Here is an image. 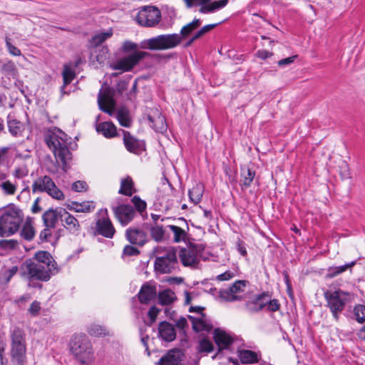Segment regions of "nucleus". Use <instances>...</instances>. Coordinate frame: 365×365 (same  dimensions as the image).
Wrapping results in <instances>:
<instances>
[{"label":"nucleus","instance_id":"e2e57ef3","mask_svg":"<svg viewBox=\"0 0 365 365\" xmlns=\"http://www.w3.org/2000/svg\"><path fill=\"white\" fill-rule=\"evenodd\" d=\"M138 48V44L131 42V41H125L123 43V48L125 51H137L136 49Z\"/></svg>","mask_w":365,"mask_h":365},{"label":"nucleus","instance_id":"dca6fc26","mask_svg":"<svg viewBox=\"0 0 365 365\" xmlns=\"http://www.w3.org/2000/svg\"><path fill=\"white\" fill-rule=\"evenodd\" d=\"M115 217L123 225H128L134 217L135 214L133 208L130 205H120L113 207Z\"/></svg>","mask_w":365,"mask_h":365},{"label":"nucleus","instance_id":"7c9ffc66","mask_svg":"<svg viewBox=\"0 0 365 365\" xmlns=\"http://www.w3.org/2000/svg\"><path fill=\"white\" fill-rule=\"evenodd\" d=\"M238 356L242 364H255L259 361V354L251 350H240L238 351Z\"/></svg>","mask_w":365,"mask_h":365},{"label":"nucleus","instance_id":"c85d7f7f","mask_svg":"<svg viewBox=\"0 0 365 365\" xmlns=\"http://www.w3.org/2000/svg\"><path fill=\"white\" fill-rule=\"evenodd\" d=\"M189 318L192 322L193 329L197 332L209 331L212 328L211 325L205 320V316L203 314H201L200 317L190 316Z\"/></svg>","mask_w":365,"mask_h":365},{"label":"nucleus","instance_id":"6e6552de","mask_svg":"<svg viewBox=\"0 0 365 365\" xmlns=\"http://www.w3.org/2000/svg\"><path fill=\"white\" fill-rule=\"evenodd\" d=\"M24 267L29 278L41 281H48L51 274L57 273L56 269L39 262H33L31 259L26 261Z\"/></svg>","mask_w":365,"mask_h":365},{"label":"nucleus","instance_id":"e433bc0d","mask_svg":"<svg viewBox=\"0 0 365 365\" xmlns=\"http://www.w3.org/2000/svg\"><path fill=\"white\" fill-rule=\"evenodd\" d=\"M7 124L9 133L14 136L21 135L24 129V124L11 115L8 116Z\"/></svg>","mask_w":365,"mask_h":365},{"label":"nucleus","instance_id":"9b49d317","mask_svg":"<svg viewBox=\"0 0 365 365\" xmlns=\"http://www.w3.org/2000/svg\"><path fill=\"white\" fill-rule=\"evenodd\" d=\"M247 284L246 280H237L228 288L220 290L218 298L224 302L241 300V294L245 292Z\"/></svg>","mask_w":365,"mask_h":365},{"label":"nucleus","instance_id":"c03bdc74","mask_svg":"<svg viewBox=\"0 0 365 365\" xmlns=\"http://www.w3.org/2000/svg\"><path fill=\"white\" fill-rule=\"evenodd\" d=\"M112 35L113 32L111 30L108 31L106 32L98 33L92 37L91 43L94 46H97L101 44L108 38H110Z\"/></svg>","mask_w":365,"mask_h":365},{"label":"nucleus","instance_id":"423d86ee","mask_svg":"<svg viewBox=\"0 0 365 365\" xmlns=\"http://www.w3.org/2000/svg\"><path fill=\"white\" fill-rule=\"evenodd\" d=\"M11 365H26V343L24 331L16 327L11 331Z\"/></svg>","mask_w":365,"mask_h":365},{"label":"nucleus","instance_id":"13d9d810","mask_svg":"<svg viewBox=\"0 0 365 365\" xmlns=\"http://www.w3.org/2000/svg\"><path fill=\"white\" fill-rule=\"evenodd\" d=\"M160 309H158V307H156L155 306H152L150 308V309L148 312V316L150 318V324H153L155 322L156 318H157L158 314L160 313Z\"/></svg>","mask_w":365,"mask_h":365},{"label":"nucleus","instance_id":"a18cd8bd","mask_svg":"<svg viewBox=\"0 0 365 365\" xmlns=\"http://www.w3.org/2000/svg\"><path fill=\"white\" fill-rule=\"evenodd\" d=\"M123 141L125 148L130 152H135L137 150L138 142L128 133H124Z\"/></svg>","mask_w":365,"mask_h":365},{"label":"nucleus","instance_id":"5701e85b","mask_svg":"<svg viewBox=\"0 0 365 365\" xmlns=\"http://www.w3.org/2000/svg\"><path fill=\"white\" fill-rule=\"evenodd\" d=\"M158 336L167 342L173 341L176 338V331L174 327L168 322H161L158 325Z\"/></svg>","mask_w":365,"mask_h":365},{"label":"nucleus","instance_id":"c756f323","mask_svg":"<svg viewBox=\"0 0 365 365\" xmlns=\"http://www.w3.org/2000/svg\"><path fill=\"white\" fill-rule=\"evenodd\" d=\"M96 130L106 138H113L117 135L116 127L111 122H103L98 124Z\"/></svg>","mask_w":365,"mask_h":365},{"label":"nucleus","instance_id":"4c0bfd02","mask_svg":"<svg viewBox=\"0 0 365 365\" xmlns=\"http://www.w3.org/2000/svg\"><path fill=\"white\" fill-rule=\"evenodd\" d=\"M228 3V0H219L211 2L210 4H206L205 6H202L200 8L199 11L202 14L212 13L216 10L220 9L225 7Z\"/></svg>","mask_w":365,"mask_h":365},{"label":"nucleus","instance_id":"0e129e2a","mask_svg":"<svg viewBox=\"0 0 365 365\" xmlns=\"http://www.w3.org/2000/svg\"><path fill=\"white\" fill-rule=\"evenodd\" d=\"M18 271V268L16 266H14V267H12L10 269H9L8 271H6L4 275L6 278V282H8L10 281V279H11V277L16 274V273Z\"/></svg>","mask_w":365,"mask_h":365},{"label":"nucleus","instance_id":"bf43d9fd","mask_svg":"<svg viewBox=\"0 0 365 365\" xmlns=\"http://www.w3.org/2000/svg\"><path fill=\"white\" fill-rule=\"evenodd\" d=\"M40 309H41L40 303L37 301H34L31 303V304L29 309V312L32 316H36L38 314Z\"/></svg>","mask_w":365,"mask_h":365},{"label":"nucleus","instance_id":"09e8293b","mask_svg":"<svg viewBox=\"0 0 365 365\" xmlns=\"http://www.w3.org/2000/svg\"><path fill=\"white\" fill-rule=\"evenodd\" d=\"M238 275V269H233L232 270H227L222 274L217 276L216 279L220 282L228 281Z\"/></svg>","mask_w":365,"mask_h":365},{"label":"nucleus","instance_id":"9d476101","mask_svg":"<svg viewBox=\"0 0 365 365\" xmlns=\"http://www.w3.org/2000/svg\"><path fill=\"white\" fill-rule=\"evenodd\" d=\"M135 19L140 26L154 27L161 19V12L157 7L145 6L138 11Z\"/></svg>","mask_w":365,"mask_h":365},{"label":"nucleus","instance_id":"4d7b16f0","mask_svg":"<svg viewBox=\"0 0 365 365\" xmlns=\"http://www.w3.org/2000/svg\"><path fill=\"white\" fill-rule=\"evenodd\" d=\"M88 189V185L85 181L78 180L73 183L72 190L76 192H83Z\"/></svg>","mask_w":365,"mask_h":365},{"label":"nucleus","instance_id":"58836bf2","mask_svg":"<svg viewBox=\"0 0 365 365\" xmlns=\"http://www.w3.org/2000/svg\"><path fill=\"white\" fill-rule=\"evenodd\" d=\"M168 227L173 233L175 242H185L187 238V232L182 227L170 225Z\"/></svg>","mask_w":365,"mask_h":365},{"label":"nucleus","instance_id":"aec40b11","mask_svg":"<svg viewBox=\"0 0 365 365\" xmlns=\"http://www.w3.org/2000/svg\"><path fill=\"white\" fill-rule=\"evenodd\" d=\"M157 295L156 287L150 283L145 282L141 287L138 294V300L141 304H149Z\"/></svg>","mask_w":365,"mask_h":365},{"label":"nucleus","instance_id":"49530a36","mask_svg":"<svg viewBox=\"0 0 365 365\" xmlns=\"http://www.w3.org/2000/svg\"><path fill=\"white\" fill-rule=\"evenodd\" d=\"M354 316L355 319L360 324L365 322V306L362 304H357L354 307Z\"/></svg>","mask_w":365,"mask_h":365},{"label":"nucleus","instance_id":"ddd939ff","mask_svg":"<svg viewBox=\"0 0 365 365\" xmlns=\"http://www.w3.org/2000/svg\"><path fill=\"white\" fill-rule=\"evenodd\" d=\"M98 103L102 111L110 115L114 114L115 103L110 89H106L103 92L100 91L98 97Z\"/></svg>","mask_w":365,"mask_h":365},{"label":"nucleus","instance_id":"0eeeda50","mask_svg":"<svg viewBox=\"0 0 365 365\" xmlns=\"http://www.w3.org/2000/svg\"><path fill=\"white\" fill-rule=\"evenodd\" d=\"M324 298L334 318L338 320L339 314L344 310L346 304L354 299V294L338 289L334 292L327 291L324 293Z\"/></svg>","mask_w":365,"mask_h":365},{"label":"nucleus","instance_id":"f03ea898","mask_svg":"<svg viewBox=\"0 0 365 365\" xmlns=\"http://www.w3.org/2000/svg\"><path fill=\"white\" fill-rule=\"evenodd\" d=\"M68 135L58 128L48 130L45 135V141L53 151L58 165L66 171L71 160V153L68 148Z\"/></svg>","mask_w":365,"mask_h":365},{"label":"nucleus","instance_id":"603ef678","mask_svg":"<svg viewBox=\"0 0 365 365\" xmlns=\"http://www.w3.org/2000/svg\"><path fill=\"white\" fill-rule=\"evenodd\" d=\"M218 24H207L202 26L200 30H198L192 36V40H197L200 38L201 36L205 35V34L210 31L212 29H215Z\"/></svg>","mask_w":365,"mask_h":365},{"label":"nucleus","instance_id":"20e7f679","mask_svg":"<svg viewBox=\"0 0 365 365\" xmlns=\"http://www.w3.org/2000/svg\"><path fill=\"white\" fill-rule=\"evenodd\" d=\"M70 351L81 365H93L95 355L91 341L85 334H76L71 338Z\"/></svg>","mask_w":365,"mask_h":365},{"label":"nucleus","instance_id":"bb28decb","mask_svg":"<svg viewBox=\"0 0 365 365\" xmlns=\"http://www.w3.org/2000/svg\"><path fill=\"white\" fill-rule=\"evenodd\" d=\"M255 176V172L252 169L244 167L241 168L240 185L242 190L249 187Z\"/></svg>","mask_w":365,"mask_h":365},{"label":"nucleus","instance_id":"473e14b6","mask_svg":"<svg viewBox=\"0 0 365 365\" xmlns=\"http://www.w3.org/2000/svg\"><path fill=\"white\" fill-rule=\"evenodd\" d=\"M63 84L61 86V91L62 94H68V92L66 91V86L71 83V81L76 77L75 71L71 68L70 66L65 65L62 72Z\"/></svg>","mask_w":365,"mask_h":365},{"label":"nucleus","instance_id":"2eb2a0df","mask_svg":"<svg viewBox=\"0 0 365 365\" xmlns=\"http://www.w3.org/2000/svg\"><path fill=\"white\" fill-rule=\"evenodd\" d=\"M147 118L150 127L156 132L164 133L167 130L165 119L158 109H151Z\"/></svg>","mask_w":365,"mask_h":365},{"label":"nucleus","instance_id":"f704fd0d","mask_svg":"<svg viewBox=\"0 0 365 365\" xmlns=\"http://www.w3.org/2000/svg\"><path fill=\"white\" fill-rule=\"evenodd\" d=\"M118 192L126 196H131L135 192L133 181L130 176H127L121 180L120 187Z\"/></svg>","mask_w":365,"mask_h":365},{"label":"nucleus","instance_id":"79ce46f5","mask_svg":"<svg viewBox=\"0 0 365 365\" xmlns=\"http://www.w3.org/2000/svg\"><path fill=\"white\" fill-rule=\"evenodd\" d=\"M88 333L93 336L100 337L109 334L106 327L97 324H91L87 329Z\"/></svg>","mask_w":365,"mask_h":365},{"label":"nucleus","instance_id":"1a4fd4ad","mask_svg":"<svg viewBox=\"0 0 365 365\" xmlns=\"http://www.w3.org/2000/svg\"><path fill=\"white\" fill-rule=\"evenodd\" d=\"M34 192H46L51 197L56 200L64 198L63 192L57 187L53 180L48 175H44L37 178L32 185Z\"/></svg>","mask_w":365,"mask_h":365},{"label":"nucleus","instance_id":"412c9836","mask_svg":"<svg viewBox=\"0 0 365 365\" xmlns=\"http://www.w3.org/2000/svg\"><path fill=\"white\" fill-rule=\"evenodd\" d=\"M125 237L132 245L143 246L147 242V234L138 228L128 229L125 232Z\"/></svg>","mask_w":365,"mask_h":365},{"label":"nucleus","instance_id":"680f3d73","mask_svg":"<svg viewBox=\"0 0 365 365\" xmlns=\"http://www.w3.org/2000/svg\"><path fill=\"white\" fill-rule=\"evenodd\" d=\"M266 302H267L266 305H267L268 309L269 311L276 312L280 307V304L277 299H272V300H269V302H267V301H266Z\"/></svg>","mask_w":365,"mask_h":365},{"label":"nucleus","instance_id":"8fccbe9b","mask_svg":"<svg viewBox=\"0 0 365 365\" xmlns=\"http://www.w3.org/2000/svg\"><path fill=\"white\" fill-rule=\"evenodd\" d=\"M152 237L157 242L162 241L164 237V230L162 226L156 225L150 230Z\"/></svg>","mask_w":365,"mask_h":365},{"label":"nucleus","instance_id":"cd10ccee","mask_svg":"<svg viewBox=\"0 0 365 365\" xmlns=\"http://www.w3.org/2000/svg\"><path fill=\"white\" fill-rule=\"evenodd\" d=\"M265 298L267 299L269 298L268 294L263 293L257 296L254 300L248 302L246 304L247 309L251 312H259L262 310L267 304V302H264Z\"/></svg>","mask_w":365,"mask_h":365},{"label":"nucleus","instance_id":"4468645a","mask_svg":"<svg viewBox=\"0 0 365 365\" xmlns=\"http://www.w3.org/2000/svg\"><path fill=\"white\" fill-rule=\"evenodd\" d=\"M179 257L182 264L185 267H195L200 262L197 250L194 247L182 249Z\"/></svg>","mask_w":365,"mask_h":365},{"label":"nucleus","instance_id":"72a5a7b5","mask_svg":"<svg viewBox=\"0 0 365 365\" xmlns=\"http://www.w3.org/2000/svg\"><path fill=\"white\" fill-rule=\"evenodd\" d=\"M33 262H39V264H44L45 265H48V267H51L53 269H56V263L53 261L51 255L46 251H40L38 252L35 255V259L32 260Z\"/></svg>","mask_w":365,"mask_h":365},{"label":"nucleus","instance_id":"864d4df0","mask_svg":"<svg viewBox=\"0 0 365 365\" xmlns=\"http://www.w3.org/2000/svg\"><path fill=\"white\" fill-rule=\"evenodd\" d=\"M131 201L133 203V205H135L136 210L139 212H142L145 210L147 204L144 200H141L138 196H134L132 198Z\"/></svg>","mask_w":365,"mask_h":365},{"label":"nucleus","instance_id":"f8f14e48","mask_svg":"<svg viewBox=\"0 0 365 365\" xmlns=\"http://www.w3.org/2000/svg\"><path fill=\"white\" fill-rule=\"evenodd\" d=\"M150 56V54L145 51H134L130 55L116 61L113 68L115 70H120L123 72L129 71L142 59Z\"/></svg>","mask_w":365,"mask_h":365},{"label":"nucleus","instance_id":"393cba45","mask_svg":"<svg viewBox=\"0 0 365 365\" xmlns=\"http://www.w3.org/2000/svg\"><path fill=\"white\" fill-rule=\"evenodd\" d=\"M6 178L7 175L0 171V189L4 195H14L17 190V185L6 180Z\"/></svg>","mask_w":365,"mask_h":365},{"label":"nucleus","instance_id":"de8ad7c7","mask_svg":"<svg viewBox=\"0 0 365 365\" xmlns=\"http://www.w3.org/2000/svg\"><path fill=\"white\" fill-rule=\"evenodd\" d=\"M197 350L200 352L210 353L213 350V344L209 339L203 338L199 342Z\"/></svg>","mask_w":365,"mask_h":365},{"label":"nucleus","instance_id":"7ed1b4c3","mask_svg":"<svg viewBox=\"0 0 365 365\" xmlns=\"http://www.w3.org/2000/svg\"><path fill=\"white\" fill-rule=\"evenodd\" d=\"M24 219L23 210L14 204L0 209V236L8 237L16 233Z\"/></svg>","mask_w":365,"mask_h":365},{"label":"nucleus","instance_id":"39448f33","mask_svg":"<svg viewBox=\"0 0 365 365\" xmlns=\"http://www.w3.org/2000/svg\"><path fill=\"white\" fill-rule=\"evenodd\" d=\"M154 252L156 255L154 267L161 274L172 273L178 267L176 250L173 247H158Z\"/></svg>","mask_w":365,"mask_h":365},{"label":"nucleus","instance_id":"a878e982","mask_svg":"<svg viewBox=\"0 0 365 365\" xmlns=\"http://www.w3.org/2000/svg\"><path fill=\"white\" fill-rule=\"evenodd\" d=\"M67 208L76 212L87 213L94 210L95 204L93 201H84L83 202L73 201L67 205Z\"/></svg>","mask_w":365,"mask_h":365},{"label":"nucleus","instance_id":"774afa93","mask_svg":"<svg viewBox=\"0 0 365 365\" xmlns=\"http://www.w3.org/2000/svg\"><path fill=\"white\" fill-rule=\"evenodd\" d=\"M53 227H46L41 232L40 237L41 240H48L51 236V229Z\"/></svg>","mask_w":365,"mask_h":365},{"label":"nucleus","instance_id":"5fc2aeb1","mask_svg":"<svg viewBox=\"0 0 365 365\" xmlns=\"http://www.w3.org/2000/svg\"><path fill=\"white\" fill-rule=\"evenodd\" d=\"M6 45L11 55L14 56H19L21 55V51L11 43L10 38L8 37L6 38Z\"/></svg>","mask_w":365,"mask_h":365},{"label":"nucleus","instance_id":"37998d69","mask_svg":"<svg viewBox=\"0 0 365 365\" xmlns=\"http://www.w3.org/2000/svg\"><path fill=\"white\" fill-rule=\"evenodd\" d=\"M117 118L119 123L123 126L128 128L130 125V119L129 118V113L127 108H121L117 111Z\"/></svg>","mask_w":365,"mask_h":365},{"label":"nucleus","instance_id":"6e6d98bb","mask_svg":"<svg viewBox=\"0 0 365 365\" xmlns=\"http://www.w3.org/2000/svg\"><path fill=\"white\" fill-rule=\"evenodd\" d=\"M188 8L205 6L210 0H183Z\"/></svg>","mask_w":365,"mask_h":365},{"label":"nucleus","instance_id":"a19ab883","mask_svg":"<svg viewBox=\"0 0 365 365\" xmlns=\"http://www.w3.org/2000/svg\"><path fill=\"white\" fill-rule=\"evenodd\" d=\"M203 186L201 184H197L189 190L190 200L195 204L198 203L202 197Z\"/></svg>","mask_w":365,"mask_h":365},{"label":"nucleus","instance_id":"b1692460","mask_svg":"<svg viewBox=\"0 0 365 365\" xmlns=\"http://www.w3.org/2000/svg\"><path fill=\"white\" fill-rule=\"evenodd\" d=\"M214 339L220 349H227L233 342L232 337L229 334L220 329L215 330Z\"/></svg>","mask_w":365,"mask_h":365},{"label":"nucleus","instance_id":"052dcab7","mask_svg":"<svg viewBox=\"0 0 365 365\" xmlns=\"http://www.w3.org/2000/svg\"><path fill=\"white\" fill-rule=\"evenodd\" d=\"M123 254L128 256H135L139 254V251L131 245H126L123 249Z\"/></svg>","mask_w":365,"mask_h":365},{"label":"nucleus","instance_id":"f3484780","mask_svg":"<svg viewBox=\"0 0 365 365\" xmlns=\"http://www.w3.org/2000/svg\"><path fill=\"white\" fill-rule=\"evenodd\" d=\"M96 234L101 235L106 238H113L115 230L108 217L98 219L96 223Z\"/></svg>","mask_w":365,"mask_h":365},{"label":"nucleus","instance_id":"2f4dec72","mask_svg":"<svg viewBox=\"0 0 365 365\" xmlns=\"http://www.w3.org/2000/svg\"><path fill=\"white\" fill-rule=\"evenodd\" d=\"M356 261H352L349 263L341 266L330 267L327 269L326 277L328 279L334 278L339 274L344 272L348 269H351L356 264Z\"/></svg>","mask_w":365,"mask_h":365},{"label":"nucleus","instance_id":"f257e3e1","mask_svg":"<svg viewBox=\"0 0 365 365\" xmlns=\"http://www.w3.org/2000/svg\"><path fill=\"white\" fill-rule=\"evenodd\" d=\"M201 24L199 19L184 26L180 34H161L157 36L145 39L140 43L139 47L142 49L152 51H165L175 48L182 41L183 38L188 36L195 29Z\"/></svg>","mask_w":365,"mask_h":365},{"label":"nucleus","instance_id":"ea45409f","mask_svg":"<svg viewBox=\"0 0 365 365\" xmlns=\"http://www.w3.org/2000/svg\"><path fill=\"white\" fill-rule=\"evenodd\" d=\"M35 235L34 228L29 220H27L24 224L20 232V236L27 240L31 241Z\"/></svg>","mask_w":365,"mask_h":365},{"label":"nucleus","instance_id":"3c124183","mask_svg":"<svg viewBox=\"0 0 365 365\" xmlns=\"http://www.w3.org/2000/svg\"><path fill=\"white\" fill-rule=\"evenodd\" d=\"M3 73L8 76H15L17 73L16 65L12 61L5 63L1 68Z\"/></svg>","mask_w":365,"mask_h":365},{"label":"nucleus","instance_id":"338daca9","mask_svg":"<svg viewBox=\"0 0 365 365\" xmlns=\"http://www.w3.org/2000/svg\"><path fill=\"white\" fill-rule=\"evenodd\" d=\"M296 57H297V56H293L288 57V58H286L284 59H281L277 63L278 66H284L291 64L292 63L294 62Z\"/></svg>","mask_w":365,"mask_h":365},{"label":"nucleus","instance_id":"6ab92c4d","mask_svg":"<svg viewBox=\"0 0 365 365\" xmlns=\"http://www.w3.org/2000/svg\"><path fill=\"white\" fill-rule=\"evenodd\" d=\"M61 210H64L63 208H56L53 209L50 208L46 210L42 216V220L43 222V225L46 227H55L58 221L60 220L61 221V218L63 216V213Z\"/></svg>","mask_w":365,"mask_h":365},{"label":"nucleus","instance_id":"a211bd4d","mask_svg":"<svg viewBox=\"0 0 365 365\" xmlns=\"http://www.w3.org/2000/svg\"><path fill=\"white\" fill-rule=\"evenodd\" d=\"M183 354L179 349L170 350L159 361L160 365H182Z\"/></svg>","mask_w":365,"mask_h":365},{"label":"nucleus","instance_id":"4be33fe9","mask_svg":"<svg viewBox=\"0 0 365 365\" xmlns=\"http://www.w3.org/2000/svg\"><path fill=\"white\" fill-rule=\"evenodd\" d=\"M63 216L61 218V222L63 226L71 234L77 235L80 230L81 225L78 220L65 209L61 210Z\"/></svg>","mask_w":365,"mask_h":365},{"label":"nucleus","instance_id":"c9c22d12","mask_svg":"<svg viewBox=\"0 0 365 365\" xmlns=\"http://www.w3.org/2000/svg\"><path fill=\"white\" fill-rule=\"evenodd\" d=\"M158 297V303L161 305L170 304L177 299L175 292L170 289L160 292Z\"/></svg>","mask_w":365,"mask_h":365},{"label":"nucleus","instance_id":"69168bd1","mask_svg":"<svg viewBox=\"0 0 365 365\" xmlns=\"http://www.w3.org/2000/svg\"><path fill=\"white\" fill-rule=\"evenodd\" d=\"M9 150V148L8 147L0 148V165L6 160Z\"/></svg>","mask_w":365,"mask_h":365}]
</instances>
